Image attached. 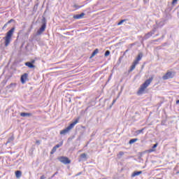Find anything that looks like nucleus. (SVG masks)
I'll return each instance as SVG.
<instances>
[{"mask_svg":"<svg viewBox=\"0 0 179 179\" xmlns=\"http://www.w3.org/2000/svg\"><path fill=\"white\" fill-rule=\"evenodd\" d=\"M45 176L43 175L40 177V179H45Z\"/></svg>","mask_w":179,"mask_h":179,"instance_id":"72a5a7b5","label":"nucleus"},{"mask_svg":"<svg viewBox=\"0 0 179 179\" xmlns=\"http://www.w3.org/2000/svg\"><path fill=\"white\" fill-rule=\"evenodd\" d=\"M13 137H10L6 142V145H8V143H10V142H13Z\"/></svg>","mask_w":179,"mask_h":179,"instance_id":"4be33fe9","label":"nucleus"},{"mask_svg":"<svg viewBox=\"0 0 179 179\" xmlns=\"http://www.w3.org/2000/svg\"><path fill=\"white\" fill-rule=\"evenodd\" d=\"M12 22H15V20L11 19L7 23L9 24L12 23Z\"/></svg>","mask_w":179,"mask_h":179,"instance_id":"c85d7f7f","label":"nucleus"},{"mask_svg":"<svg viewBox=\"0 0 179 179\" xmlns=\"http://www.w3.org/2000/svg\"><path fill=\"white\" fill-rule=\"evenodd\" d=\"M8 22L7 23H6L3 26V27H2V30H5L6 29V27H8Z\"/></svg>","mask_w":179,"mask_h":179,"instance_id":"a878e982","label":"nucleus"},{"mask_svg":"<svg viewBox=\"0 0 179 179\" xmlns=\"http://www.w3.org/2000/svg\"><path fill=\"white\" fill-rule=\"evenodd\" d=\"M36 143L37 145H40V141H36Z\"/></svg>","mask_w":179,"mask_h":179,"instance_id":"f704fd0d","label":"nucleus"},{"mask_svg":"<svg viewBox=\"0 0 179 179\" xmlns=\"http://www.w3.org/2000/svg\"><path fill=\"white\" fill-rule=\"evenodd\" d=\"M140 174H142V171H134L131 177H136V176H140Z\"/></svg>","mask_w":179,"mask_h":179,"instance_id":"dca6fc26","label":"nucleus"},{"mask_svg":"<svg viewBox=\"0 0 179 179\" xmlns=\"http://www.w3.org/2000/svg\"><path fill=\"white\" fill-rule=\"evenodd\" d=\"M138 138H132L129 141V145H132V143H135V142H137Z\"/></svg>","mask_w":179,"mask_h":179,"instance_id":"412c9836","label":"nucleus"},{"mask_svg":"<svg viewBox=\"0 0 179 179\" xmlns=\"http://www.w3.org/2000/svg\"><path fill=\"white\" fill-rule=\"evenodd\" d=\"M58 160L63 163V164H69L71 163V160L66 157H60L58 158Z\"/></svg>","mask_w":179,"mask_h":179,"instance_id":"423d86ee","label":"nucleus"},{"mask_svg":"<svg viewBox=\"0 0 179 179\" xmlns=\"http://www.w3.org/2000/svg\"><path fill=\"white\" fill-rule=\"evenodd\" d=\"M82 6H79L78 5H74V8H76V9H80Z\"/></svg>","mask_w":179,"mask_h":179,"instance_id":"cd10ccee","label":"nucleus"},{"mask_svg":"<svg viewBox=\"0 0 179 179\" xmlns=\"http://www.w3.org/2000/svg\"><path fill=\"white\" fill-rule=\"evenodd\" d=\"M15 176H16L17 178H20V177H22V171H15Z\"/></svg>","mask_w":179,"mask_h":179,"instance_id":"a211bd4d","label":"nucleus"},{"mask_svg":"<svg viewBox=\"0 0 179 179\" xmlns=\"http://www.w3.org/2000/svg\"><path fill=\"white\" fill-rule=\"evenodd\" d=\"M44 22H45V18L43 19Z\"/></svg>","mask_w":179,"mask_h":179,"instance_id":"4c0bfd02","label":"nucleus"},{"mask_svg":"<svg viewBox=\"0 0 179 179\" xmlns=\"http://www.w3.org/2000/svg\"><path fill=\"white\" fill-rule=\"evenodd\" d=\"M143 57V54H142V53H139L136 59L134 61L132 65L131 66L129 72H132V71H134V69H135V68H136V65H138V64H139V61H141V59H142Z\"/></svg>","mask_w":179,"mask_h":179,"instance_id":"7ed1b4c3","label":"nucleus"},{"mask_svg":"<svg viewBox=\"0 0 179 179\" xmlns=\"http://www.w3.org/2000/svg\"><path fill=\"white\" fill-rule=\"evenodd\" d=\"M178 0H173V1H172V5H174L175 3H177V1H178Z\"/></svg>","mask_w":179,"mask_h":179,"instance_id":"7c9ffc66","label":"nucleus"},{"mask_svg":"<svg viewBox=\"0 0 179 179\" xmlns=\"http://www.w3.org/2000/svg\"><path fill=\"white\" fill-rule=\"evenodd\" d=\"M45 27H47V24L44 22L42 24L41 27L39 29V30H38L37 34H41L42 33H43V31H45Z\"/></svg>","mask_w":179,"mask_h":179,"instance_id":"1a4fd4ad","label":"nucleus"},{"mask_svg":"<svg viewBox=\"0 0 179 179\" xmlns=\"http://www.w3.org/2000/svg\"><path fill=\"white\" fill-rule=\"evenodd\" d=\"M124 22H127V20H122L117 23V26H121L124 23Z\"/></svg>","mask_w":179,"mask_h":179,"instance_id":"b1692460","label":"nucleus"},{"mask_svg":"<svg viewBox=\"0 0 179 179\" xmlns=\"http://www.w3.org/2000/svg\"><path fill=\"white\" fill-rule=\"evenodd\" d=\"M80 174H82V172L78 173L77 176H80Z\"/></svg>","mask_w":179,"mask_h":179,"instance_id":"c9c22d12","label":"nucleus"},{"mask_svg":"<svg viewBox=\"0 0 179 179\" xmlns=\"http://www.w3.org/2000/svg\"><path fill=\"white\" fill-rule=\"evenodd\" d=\"M153 81V77L150 78L149 79L146 80L145 83L141 86L140 90H145L149 85H150L151 82Z\"/></svg>","mask_w":179,"mask_h":179,"instance_id":"39448f33","label":"nucleus"},{"mask_svg":"<svg viewBox=\"0 0 179 179\" xmlns=\"http://www.w3.org/2000/svg\"><path fill=\"white\" fill-rule=\"evenodd\" d=\"M87 155H86V153H83L80 155V158L81 159H87Z\"/></svg>","mask_w":179,"mask_h":179,"instance_id":"5701e85b","label":"nucleus"},{"mask_svg":"<svg viewBox=\"0 0 179 179\" xmlns=\"http://www.w3.org/2000/svg\"><path fill=\"white\" fill-rule=\"evenodd\" d=\"M79 122V120H76L74 122H73L71 124H70L66 129L60 131V135H66L71 129H73L75 125L77 124V123Z\"/></svg>","mask_w":179,"mask_h":179,"instance_id":"f03ea898","label":"nucleus"},{"mask_svg":"<svg viewBox=\"0 0 179 179\" xmlns=\"http://www.w3.org/2000/svg\"><path fill=\"white\" fill-rule=\"evenodd\" d=\"M162 104H163V101H161L160 103H157L158 108L162 107Z\"/></svg>","mask_w":179,"mask_h":179,"instance_id":"bb28decb","label":"nucleus"},{"mask_svg":"<svg viewBox=\"0 0 179 179\" xmlns=\"http://www.w3.org/2000/svg\"><path fill=\"white\" fill-rule=\"evenodd\" d=\"M110 50H106V52H105V57H108V55H110Z\"/></svg>","mask_w":179,"mask_h":179,"instance_id":"393cba45","label":"nucleus"},{"mask_svg":"<svg viewBox=\"0 0 179 179\" xmlns=\"http://www.w3.org/2000/svg\"><path fill=\"white\" fill-rule=\"evenodd\" d=\"M121 93L122 92L120 91L119 93H118V95L117 96L116 99H113V102H112V104L110 106V108L113 107V106H114V104H115V103L117 102V100L118 99V98L120 97V96H121Z\"/></svg>","mask_w":179,"mask_h":179,"instance_id":"ddd939ff","label":"nucleus"},{"mask_svg":"<svg viewBox=\"0 0 179 179\" xmlns=\"http://www.w3.org/2000/svg\"><path fill=\"white\" fill-rule=\"evenodd\" d=\"M57 174H58V172H55V173L52 176V178H54V177H55V176H57Z\"/></svg>","mask_w":179,"mask_h":179,"instance_id":"473e14b6","label":"nucleus"},{"mask_svg":"<svg viewBox=\"0 0 179 179\" xmlns=\"http://www.w3.org/2000/svg\"><path fill=\"white\" fill-rule=\"evenodd\" d=\"M158 145H159V143H157L154 144L153 146L152 147V149H149L148 150V153H152L153 152H156L155 148H157Z\"/></svg>","mask_w":179,"mask_h":179,"instance_id":"9b49d317","label":"nucleus"},{"mask_svg":"<svg viewBox=\"0 0 179 179\" xmlns=\"http://www.w3.org/2000/svg\"><path fill=\"white\" fill-rule=\"evenodd\" d=\"M13 33H15V27L11 28L10 30L6 33V36L3 38L6 47H8V45L10 44V41H12V37L13 36Z\"/></svg>","mask_w":179,"mask_h":179,"instance_id":"f257e3e1","label":"nucleus"},{"mask_svg":"<svg viewBox=\"0 0 179 179\" xmlns=\"http://www.w3.org/2000/svg\"><path fill=\"white\" fill-rule=\"evenodd\" d=\"M25 66H27L28 68H30V69H33L36 68V66H34V64H33V63H31L30 62H26Z\"/></svg>","mask_w":179,"mask_h":179,"instance_id":"f8f14e48","label":"nucleus"},{"mask_svg":"<svg viewBox=\"0 0 179 179\" xmlns=\"http://www.w3.org/2000/svg\"><path fill=\"white\" fill-rule=\"evenodd\" d=\"M29 74L27 73H24L22 76H21V83L24 84L26 83V81L28 80Z\"/></svg>","mask_w":179,"mask_h":179,"instance_id":"0eeeda50","label":"nucleus"},{"mask_svg":"<svg viewBox=\"0 0 179 179\" xmlns=\"http://www.w3.org/2000/svg\"><path fill=\"white\" fill-rule=\"evenodd\" d=\"M159 179H162V178H159Z\"/></svg>","mask_w":179,"mask_h":179,"instance_id":"58836bf2","label":"nucleus"},{"mask_svg":"<svg viewBox=\"0 0 179 179\" xmlns=\"http://www.w3.org/2000/svg\"><path fill=\"white\" fill-rule=\"evenodd\" d=\"M145 93H148V91H146V90H138L137 92V95L138 96H142V94H145Z\"/></svg>","mask_w":179,"mask_h":179,"instance_id":"2eb2a0df","label":"nucleus"},{"mask_svg":"<svg viewBox=\"0 0 179 179\" xmlns=\"http://www.w3.org/2000/svg\"><path fill=\"white\" fill-rule=\"evenodd\" d=\"M154 33L153 32H148V34H145V38L148 39L150 38V37H152L153 36Z\"/></svg>","mask_w":179,"mask_h":179,"instance_id":"f3484780","label":"nucleus"},{"mask_svg":"<svg viewBox=\"0 0 179 179\" xmlns=\"http://www.w3.org/2000/svg\"><path fill=\"white\" fill-rule=\"evenodd\" d=\"M97 54H99V49L96 48L93 51L90 58H93Z\"/></svg>","mask_w":179,"mask_h":179,"instance_id":"6ab92c4d","label":"nucleus"},{"mask_svg":"<svg viewBox=\"0 0 179 179\" xmlns=\"http://www.w3.org/2000/svg\"><path fill=\"white\" fill-rule=\"evenodd\" d=\"M31 64H32V65H34V64H36V60L32 59L31 62H30Z\"/></svg>","mask_w":179,"mask_h":179,"instance_id":"c756f323","label":"nucleus"},{"mask_svg":"<svg viewBox=\"0 0 179 179\" xmlns=\"http://www.w3.org/2000/svg\"><path fill=\"white\" fill-rule=\"evenodd\" d=\"M61 146H62V142L55 145L50 152V155H54V153L57 152V149H58V148H61Z\"/></svg>","mask_w":179,"mask_h":179,"instance_id":"6e6552de","label":"nucleus"},{"mask_svg":"<svg viewBox=\"0 0 179 179\" xmlns=\"http://www.w3.org/2000/svg\"><path fill=\"white\" fill-rule=\"evenodd\" d=\"M33 115V113H20V116L21 117H27L28 118H30V117H31Z\"/></svg>","mask_w":179,"mask_h":179,"instance_id":"9d476101","label":"nucleus"},{"mask_svg":"<svg viewBox=\"0 0 179 179\" xmlns=\"http://www.w3.org/2000/svg\"><path fill=\"white\" fill-rule=\"evenodd\" d=\"M176 76V72L174 71H167L164 76H162L164 80H167L168 79H173Z\"/></svg>","mask_w":179,"mask_h":179,"instance_id":"20e7f679","label":"nucleus"},{"mask_svg":"<svg viewBox=\"0 0 179 179\" xmlns=\"http://www.w3.org/2000/svg\"><path fill=\"white\" fill-rule=\"evenodd\" d=\"M176 104H179V100L176 101Z\"/></svg>","mask_w":179,"mask_h":179,"instance_id":"e433bc0d","label":"nucleus"},{"mask_svg":"<svg viewBox=\"0 0 179 179\" xmlns=\"http://www.w3.org/2000/svg\"><path fill=\"white\" fill-rule=\"evenodd\" d=\"M83 16H85L84 13L79 14V15H74L73 17H74V19H82V17H83Z\"/></svg>","mask_w":179,"mask_h":179,"instance_id":"4468645a","label":"nucleus"},{"mask_svg":"<svg viewBox=\"0 0 179 179\" xmlns=\"http://www.w3.org/2000/svg\"><path fill=\"white\" fill-rule=\"evenodd\" d=\"M143 131H145V128H143V129H140V130L136 131V134L137 135H139V134H143Z\"/></svg>","mask_w":179,"mask_h":179,"instance_id":"aec40b11","label":"nucleus"},{"mask_svg":"<svg viewBox=\"0 0 179 179\" xmlns=\"http://www.w3.org/2000/svg\"><path fill=\"white\" fill-rule=\"evenodd\" d=\"M119 155H120V156H124V152L120 151V152H119Z\"/></svg>","mask_w":179,"mask_h":179,"instance_id":"2f4dec72","label":"nucleus"}]
</instances>
